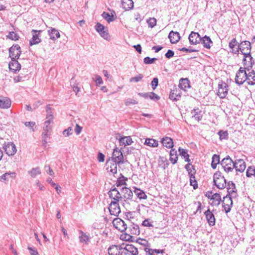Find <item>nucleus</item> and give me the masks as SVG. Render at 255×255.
Returning <instances> with one entry per match:
<instances>
[{"label":"nucleus","instance_id":"obj_1","mask_svg":"<svg viewBox=\"0 0 255 255\" xmlns=\"http://www.w3.org/2000/svg\"><path fill=\"white\" fill-rule=\"evenodd\" d=\"M46 112L47 116L46 118V121L44 122L43 130L44 132H43V134L44 136L48 135V132L49 130H51L52 125H53V117L51 111V108L50 107L47 106L46 108Z\"/></svg>","mask_w":255,"mask_h":255},{"label":"nucleus","instance_id":"obj_2","mask_svg":"<svg viewBox=\"0 0 255 255\" xmlns=\"http://www.w3.org/2000/svg\"><path fill=\"white\" fill-rule=\"evenodd\" d=\"M214 185L219 189H224L227 186L226 180L220 171H217L213 176Z\"/></svg>","mask_w":255,"mask_h":255},{"label":"nucleus","instance_id":"obj_3","mask_svg":"<svg viewBox=\"0 0 255 255\" xmlns=\"http://www.w3.org/2000/svg\"><path fill=\"white\" fill-rule=\"evenodd\" d=\"M221 164L224 169V171L229 173L232 172L234 169L235 161L230 157L227 156L221 161Z\"/></svg>","mask_w":255,"mask_h":255},{"label":"nucleus","instance_id":"obj_4","mask_svg":"<svg viewBox=\"0 0 255 255\" xmlns=\"http://www.w3.org/2000/svg\"><path fill=\"white\" fill-rule=\"evenodd\" d=\"M111 160L120 165L125 163L124 157L122 151L117 147L114 149Z\"/></svg>","mask_w":255,"mask_h":255},{"label":"nucleus","instance_id":"obj_5","mask_svg":"<svg viewBox=\"0 0 255 255\" xmlns=\"http://www.w3.org/2000/svg\"><path fill=\"white\" fill-rule=\"evenodd\" d=\"M247 74L245 68L241 67L236 73V83L239 85L243 84L245 81H247Z\"/></svg>","mask_w":255,"mask_h":255},{"label":"nucleus","instance_id":"obj_6","mask_svg":"<svg viewBox=\"0 0 255 255\" xmlns=\"http://www.w3.org/2000/svg\"><path fill=\"white\" fill-rule=\"evenodd\" d=\"M138 250L132 245H126L122 247L121 255H137Z\"/></svg>","mask_w":255,"mask_h":255},{"label":"nucleus","instance_id":"obj_7","mask_svg":"<svg viewBox=\"0 0 255 255\" xmlns=\"http://www.w3.org/2000/svg\"><path fill=\"white\" fill-rule=\"evenodd\" d=\"M96 31L99 33L101 37L107 40H110V36L109 34L108 28L105 27L103 25L98 22L95 26Z\"/></svg>","mask_w":255,"mask_h":255},{"label":"nucleus","instance_id":"obj_8","mask_svg":"<svg viewBox=\"0 0 255 255\" xmlns=\"http://www.w3.org/2000/svg\"><path fill=\"white\" fill-rule=\"evenodd\" d=\"M239 51L240 50L243 55L251 53V44L249 41H244L238 45Z\"/></svg>","mask_w":255,"mask_h":255},{"label":"nucleus","instance_id":"obj_9","mask_svg":"<svg viewBox=\"0 0 255 255\" xmlns=\"http://www.w3.org/2000/svg\"><path fill=\"white\" fill-rule=\"evenodd\" d=\"M119 202L111 201L110 204L109 210L111 215L118 216L121 213V209L119 204Z\"/></svg>","mask_w":255,"mask_h":255},{"label":"nucleus","instance_id":"obj_10","mask_svg":"<svg viewBox=\"0 0 255 255\" xmlns=\"http://www.w3.org/2000/svg\"><path fill=\"white\" fill-rule=\"evenodd\" d=\"M9 57L11 59H17L21 53L20 47L17 45H13L9 49Z\"/></svg>","mask_w":255,"mask_h":255},{"label":"nucleus","instance_id":"obj_11","mask_svg":"<svg viewBox=\"0 0 255 255\" xmlns=\"http://www.w3.org/2000/svg\"><path fill=\"white\" fill-rule=\"evenodd\" d=\"M113 226L121 232H124L128 229L127 225L121 219L117 218L113 221Z\"/></svg>","mask_w":255,"mask_h":255},{"label":"nucleus","instance_id":"obj_12","mask_svg":"<svg viewBox=\"0 0 255 255\" xmlns=\"http://www.w3.org/2000/svg\"><path fill=\"white\" fill-rule=\"evenodd\" d=\"M228 93V89L227 84L221 82L218 85V95L222 99L225 98Z\"/></svg>","mask_w":255,"mask_h":255},{"label":"nucleus","instance_id":"obj_13","mask_svg":"<svg viewBox=\"0 0 255 255\" xmlns=\"http://www.w3.org/2000/svg\"><path fill=\"white\" fill-rule=\"evenodd\" d=\"M246 163L242 159H238L235 160L234 169L237 173L238 172L242 173L246 168Z\"/></svg>","mask_w":255,"mask_h":255},{"label":"nucleus","instance_id":"obj_14","mask_svg":"<svg viewBox=\"0 0 255 255\" xmlns=\"http://www.w3.org/2000/svg\"><path fill=\"white\" fill-rule=\"evenodd\" d=\"M108 194L109 197L113 200V201L119 202L122 199L121 193L115 187L111 188Z\"/></svg>","mask_w":255,"mask_h":255},{"label":"nucleus","instance_id":"obj_15","mask_svg":"<svg viewBox=\"0 0 255 255\" xmlns=\"http://www.w3.org/2000/svg\"><path fill=\"white\" fill-rule=\"evenodd\" d=\"M188 38L191 44L196 45L200 43L202 37L198 33L192 31Z\"/></svg>","mask_w":255,"mask_h":255},{"label":"nucleus","instance_id":"obj_16","mask_svg":"<svg viewBox=\"0 0 255 255\" xmlns=\"http://www.w3.org/2000/svg\"><path fill=\"white\" fill-rule=\"evenodd\" d=\"M223 207L226 213H228L231 211L233 205V200L229 198V196H226L223 198L222 201Z\"/></svg>","mask_w":255,"mask_h":255},{"label":"nucleus","instance_id":"obj_17","mask_svg":"<svg viewBox=\"0 0 255 255\" xmlns=\"http://www.w3.org/2000/svg\"><path fill=\"white\" fill-rule=\"evenodd\" d=\"M117 165H118V163L109 160L106 163L107 171L112 174L116 173L117 172Z\"/></svg>","mask_w":255,"mask_h":255},{"label":"nucleus","instance_id":"obj_18","mask_svg":"<svg viewBox=\"0 0 255 255\" xmlns=\"http://www.w3.org/2000/svg\"><path fill=\"white\" fill-rule=\"evenodd\" d=\"M4 148L6 153L8 156L14 155L17 150L15 144L12 142H8L6 144Z\"/></svg>","mask_w":255,"mask_h":255},{"label":"nucleus","instance_id":"obj_19","mask_svg":"<svg viewBox=\"0 0 255 255\" xmlns=\"http://www.w3.org/2000/svg\"><path fill=\"white\" fill-rule=\"evenodd\" d=\"M79 240L80 243L88 245L90 241L91 238L89 234L84 233L82 230L79 231Z\"/></svg>","mask_w":255,"mask_h":255},{"label":"nucleus","instance_id":"obj_20","mask_svg":"<svg viewBox=\"0 0 255 255\" xmlns=\"http://www.w3.org/2000/svg\"><path fill=\"white\" fill-rule=\"evenodd\" d=\"M123 246H112L108 249L109 255H121L122 247Z\"/></svg>","mask_w":255,"mask_h":255},{"label":"nucleus","instance_id":"obj_21","mask_svg":"<svg viewBox=\"0 0 255 255\" xmlns=\"http://www.w3.org/2000/svg\"><path fill=\"white\" fill-rule=\"evenodd\" d=\"M206 220L210 226H213L215 224V218L214 215L209 209L205 212Z\"/></svg>","mask_w":255,"mask_h":255},{"label":"nucleus","instance_id":"obj_22","mask_svg":"<svg viewBox=\"0 0 255 255\" xmlns=\"http://www.w3.org/2000/svg\"><path fill=\"white\" fill-rule=\"evenodd\" d=\"M8 67L9 70L13 72L18 71L21 68L20 64L16 59H11Z\"/></svg>","mask_w":255,"mask_h":255},{"label":"nucleus","instance_id":"obj_23","mask_svg":"<svg viewBox=\"0 0 255 255\" xmlns=\"http://www.w3.org/2000/svg\"><path fill=\"white\" fill-rule=\"evenodd\" d=\"M15 173L14 172H6L0 176V181L1 182H6L9 179L15 178Z\"/></svg>","mask_w":255,"mask_h":255},{"label":"nucleus","instance_id":"obj_24","mask_svg":"<svg viewBox=\"0 0 255 255\" xmlns=\"http://www.w3.org/2000/svg\"><path fill=\"white\" fill-rule=\"evenodd\" d=\"M168 38L172 43H176L180 40V36L178 32L171 31L168 35Z\"/></svg>","mask_w":255,"mask_h":255},{"label":"nucleus","instance_id":"obj_25","mask_svg":"<svg viewBox=\"0 0 255 255\" xmlns=\"http://www.w3.org/2000/svg\"><path fill=\"white\" fill-rule=\"evenodd\" d=\"M11 104V101L9 99L0 97V108L7 109L10 107Z\"/></svg>","mask_w":255,"mask_h":255},{"label":"nucleus","instance_id":"obj_26","mask_svg":"<svg viewBox=\"0 0 255 255\" xmlns=\"http://www.w3.org/2000/svg\"><path fill=\"white\" fill-rule=\"evenodd\" d=\"M138 95L145 98H149L154 101H157L160 99V97L154 92L139 93Z\"/></svg>","mask_w":255,"mask_h":255},{"label":"nucleus","instance_id":"obj_27","mask_svg":"<svg viewBox=\"0 0 255 255\" xmlns=\"http://www.w3.org/2000/svg\"><path fill=\"white\" fill-rule=\"evenodd\" d=\"M122 192L123 193L122 198L123 197L127 199H131L133 194L130 189L126 187H123L122 188Z\"/></svg>","mask_w":255,"mask_h":255},{"label":"nucleus","instance_id":"obj_28","mask_svg":"<svg viewBox=\"0 0 255 255\" xmlns=\"http://www.w3.org/2000/svg\"><path fill=\"white\" fill-rule=\"evenodd\" d=\"M128 232L132 235H138L140 233L138 226L133 223H131L129 226Z\"/></svg>","mask_w":255,"mask_h":255},{"label":"nucleus","instance_id":"obj_29","mask_svg":"<svg viewBox=\"0 0 255 255\" xmlns=\"http://www.w3.org/2000/svg\"><path fill=\"white\" fill-rule=\"evenodd\" d=\"M200 43L203 45L205 48L210 49L213 42L209 36L205 35L202 37Z\"/></svg>","mask_w":255,"mask_h":255},{"label":"nucleus","instance_id":"obj_30","mask_svg":"<svg viewBox=\"0 0 255 255\" xmlns=\"http://www.w3.org/2000/svg\"><path fill=\"white\" fill-rule=\"evenodd\" d=\"M32 32L35 33L33 34L32 39L30 41V45L38 44L40 42V39L39 38L38 35L41 31L32 30Z\"/></svg>","mask_w":255,"mask_h":255},{"label":"nucleus","instance_id":"obj_31","mask_svg":"<svg viewBox=\"0 0 255 255\" xmlns=\"http://www.w3.org/2000/svg\"><path fill=\"white\" fill-rule=\"evenodd\" d=\"M238 42L236 38H233L229 44V47L232 49V52L235 54L239 53Z\"/></svg>","mask_w":255,"mask_h":255},{"label":"nucleus","instance_id":"obj_32","mask_svg":"<svg viewBox=\"0 0 255 255\" xmlns=\"http://www.w3.org/2000/svg\"><path fill=\"white\" fill-rule=\"evenodd\" d=\"M48 31L50 36V38L52 40H56L60 36L59 32L55 28H51Z\"/></svg>","mask_w":255,"mask_h":255},{"label":"nucleus","instance_id":"obj_33","mask_svg":"<svg viewBox=\"0 0 255 255\" xmlns=\"http://www.w3.org/2000/svg\"><path fill=\"white\" fill-rule=\"evenodd\" d=\"M244 58L243 59V62L245 65L248 67H252L254 64V60L252 57L251 53L247 55H244Z\"/></svg>","mask_w":255,"mask_h":255},{"label":"nucleus","instance_id":"obj_34","mask_svg":"<svg viewBox=\"0 0 255 255\" xmlns=\"http://www.w3.org/2000/svg\"><path fill=\"white\" fill-rule=\"evenodd\" d=\"M120 143L121 145H129L131 144L133 142V141L130 136H124L121 137L119 139Z\"/></svg>","mask_w":255,"mask_h":255},{"label":"nucleus","instance_id":"obj_35","mask_svg":"<svg viewBox=\"0 0 255 255\" xmlns=\"http://www.w3.org/2000/svg\"><path fill=\"white\" fill-rule=\"evenodd\" d=\"M192 117L197 121H200L202 118V111L199 108L194 109L191 112Z\"/></svg>","mask_w":255,"mask_h":255},{"label":"nucleus","instance_id":"obj_36","mask_svg":"<svg viewBox=\"0 0 255 255\" xmlns=\"http://www.w3.org/2000/svg\"><path fill=\"white\" fill-rule=\"evenodd\" d=\"M162 144L167 148H172L173 146V142L172 139L169 137H165L161 140Z\"/></svg>","mask_w":255,"mask_h":255},{"label":"nucleus","instance_id":"obj_37","mask_svg":"<svg viewBox=\"0 0 255 255\" xmlns=\"http://www.w3.org/2000/svg\"><path fill=\"white\" fill-rule=\"evenodd\" d=\"M122 7L126 10L132 8L133 6L132 0H123L122 1Z\"/></svg>","mask_w":255,"mask_h":255},{"label":"nucleus","instance_id":"obj_38","mask_svg":"<svg viewBox=\"0 0 255 255\" xmlns=\"http://www.w3.org/2000/svg\"><path fill=\"white\" fill-rule=\"evenodd\" d=\"M247 83L251 85H255V72L254 71H252L247 74Z\"/></svg>","mask_w":255,"mask_h":255},{"label":"nucleus","instance_id":"obj_39","mask_svg":"<svg viewBox=\"0 0 255 255\" xmlns=\"http://www.w3.org/2000/svg\"><path fill=\"white\" fill-rule=\"evenodd\" d=\"M28 174L31 177L35 178L41 174V170L39 167L32 168L30 170L28 171Z\"/></svg>","mask_w":255,"mask_h":255},{"label":"nucleus","instance_id":"obj_40","mask_svg":"<svg viewBox=\"0 0 255 255\" xmlns=\"http://www.w3.org/2000/svg\"><path fill=\"white\" fill-rule=\"evenodd\" d=\"M179 87L184 91H186L190 87L189 81L187 79H181L179 81Z\"/></svg>","mask_w":255,"mask_h":255},{"label":"nucleus","instance_id":"obj_41","mask_svg":"<svg viewBox=\"0 0 255 255\" xmlns=\"http://www.w3.org/2000/svg\"><path fill=\"white\" fill-rule=\"evenodd\" d=\"M211 199L213 200L212 204L215 206H218L222 201L221 197L218 193L214 194Z\"/></svg>","mask_w":255,"mask_h":255},{"label":"nucleus","instance_id":"obj_42","mask_svg":"<svg viewBox=\"0 0 255 255\" xmlns=\"http://www.w3.org/2000/svg\"><path fill=\"white\" fill-rule=\"evenodd\" d=\"M144 144L152 147H156L158 146V141L152 138H146Z\"/></svg>","mask_w":255,"mask_h":255},{"label":"nucleus","instance_id":"obj_43","mask_svg":"<svg viewBox=\"0 0 255 255\" xmlns=\"http://www.w3.org/2000/svg\"><path fill=\"white\" fill-rule=\"evenodd\" d=\"M177 151L174 149H171L170 152V160L173 164L177 162Z\"/></svg>","mask_w":255,"mask_h":255},{"label":"nucleus","instance_id":"obj_44","mask_svg":"<svg viewBox=\"0 0 255 255\" xmlns=\"http://www.w3.org/2000/svg\"><path fill=\"white\" fill-rule=\"evenodd\" d=\"M181 97V95L177 90L171 91L169 94V98L172 101L179 100Z\"/></svg>","mask_w":255,"mask_h":255},{"label":"nucleus","instance_id":"obj_45","mask_svg":"<svg viewBox=\"0 0 255 255\" xmlns=\"http://www.w3.org/2000/svg\"><path fill=\"white\" fill-rule=\"evenodd\" d=\"M220 162V157L217 154H214L212 157V161L211 166L213 169H215L217 165Z\"/></svg>","mask_w":255,"mask_h":255},{"label":"nucleus","instance_id":"obj_46","mask_svg":"<svg viewBox=\"0 0 255 255\" xmlns=\"http://www.w3.org/2000/svg\"><path fill=\"white\" fill-rule=\"evenodd\" d=\"M134 192L137 197L140 199H146L147 198L146 195L142 190L139 189H136Z\"/></svg>","mask_w":255,"mask_h":255},{"label":"nucleus","instance_id":"obj_47","mask_svg":"<svg viewBox=\"0 0 255 255\" xmlns=\"http://www.w3.org/2000/svg\"><path fill=\"white\" fill-rule=\"evenodd\" d=\"M180 155L183 157L185 159V161L189 162L190 161L189 158V155L186 150L181 148L180 147L178 149Z\"/></svg>","mask_w":255,"mask_h":255},{"label":"nucleus","instance_id":"obj_48","mask_svg":"<svg viewBox=\"0 0 255 255\" xmlns=\"http://www.w3.org/2000/svg\"><path fill=\"white\" fill-rule=\"evenodd\" d=\"M185 169L188 171L189 176L195 175L196 173V170L193 165L191 164L188 163L185 165Z\"/></svg>","mask_w":255,"mask_h":255},{"label":"nucleus","instance_id":"obj_49","mask_svg":"<svg viewBox=\"0 0 255 255\" xmlns=\"http://www.w3.org/2000/svg\"><path fill=\"white\" fill-rule=\"evenodd\" d=\"M227 189L228 191V194L236 191L235 184L232 181H229L227 184Z\"/></svg>","mask_w":255,"mask_h":255},{"label":"nucleus","instance_id":"obj_50","mask_svg":"<svg viewBox=\"0 0 255 255\" xmlns=\"http://www.w3.org/2000/svg\"><path fill=\"white\" fill-rule=\"evenodd\" d=\"M246 175L248 177L255 175V167L253 166H249L247 169Z\"/></svg>","mask_w":255,"mask_h":255},{"label":"nucleus","instance_id":"obj_51","mask_svg":"<svg viewBox=\"0 0 255 255\" xmlns=\"http://www.w3.org/2000/svg\"><path fill=\"white\" fill-rule=\"evenodd\" d=\"M102 17L106 19L108 22L110 23L114 20L113 15H111L109 13L104 12L102 14Z\"/></svg>","mask_w":255,"mask_h":255},{"label":"nucleus","instance_id":"obj_52","mask_svg":"<svg viewBox=\"0 0 255 255\" xmlns=\"http://www.w3.org/2000/svg\"><path fill=\"white\" fill-rule=\"evenodd\" d=\"M190 185L192 186L194 189H196L198 187L197 182L196 180L195 175L189 176Z\"/></svg>","mask_w":255,"mask_h":255},{"label":"nucleus","instance_id":"obj_53","mask_svg":"<svg viewBox=\"0 0 255 255\" xmlns=\"http://www.w3.org/2000/svg\"><path fill=\"white\" fill-rule=\"evenodd\" d=\"M8 38L12 40H17L19 38L18 35L14 32H10L8 35L6 36Z\"/></svg>","mask_w":255,"mask_h":255},{"label":"nucleus","instance_id":"obj_54","mask_svg":"<svg viewBox=\"0 0 255 255\" xmlns=\"http://www.w3.org/2000/svg\"><path fill=\"white\" fill-rule=\"evenodd\" d=\"M147 22L149 27L153 28L154 26L156 25V19L154 17L149 18L147 20Z\"/></svg>","mask_w":255,"mask_h":255},{"label":"nucleus","instance_id":"obj_55","mask_svg":"<svg viewBox=\"0 0 255 255\" xmlns=\"http://www.w3.org/2000/svg\"><path fill=\"white\" fill-rule=\"evenodd\" d=\"M143 76L142 74H139L135 77L131 78L129 80V81L130 82H138L140 81L143 78Z\"/></svg>","mask_w":255,"mask_h":255},{"label":"nucleus","instance_id":"obj_56","mask_svg":"<svg viewBox=\"0 0 255 255\" xmlns=\"http://www.w3.org/2000/svg\"><path fill=\"white\" fill-rule=\"evenodd\" d=\"M156 60V58H151L149 57H146L144 58L143 62L146 64H150L154 63Z\"/></svg>","mask_w":255,"mask_h":255},{"label":"nucleus","instance_id":"obj_57","mask_svg":"<svg viewBox=\"0 0 255 255\" xmlns=\"http://www.w3.org/2000/svg\"><path fill=\"white\" fill-rule=\"evenodd\" d=\"M73 129L71 127H69L63 131V134L64 136L67 137L72 134Z\"/></svg>","mask_w":255,"mask_h":255},{"label":"nucleus","instance_id":"obj_58","mask_svg":"<svg viewBox=\"0 0 255 255\" xmlns=\"http://www.w3.org/2000/svg\"><path fill=\"white\" fill-rule=\"evenodd\" d=\"M220 139H224L228 138V132L227 131H220L218 132Z\"/></svg>","mask_w":255,"mask_h":255},{"label":"nucleus","instance_id":"obj_59","mask_svg":"<svg viewBox=\"0 0 255 255\" xmlns=\"http://www.w3.org/2000/svg\"><path fill=\"white\" fill-rule=\"evenodd\" d=\"M137 104V102L133 99H130V98L127 99L125 101V105L126 106H129L131 104L135 105V104Z\"/></svg>","mask_w":255,"mask_h":255},{"label":"nucleus","instance_id":"obj_60","mask_svg":"<svg viewBox=\"0 0 255 255\" xmlns=\"http://www.w3.org/2000/svg\"><path fill=\"white\" fill-rule=\"evenodd\" d=\"M158 79L157 78H154L151 82V85L153 90H155L158 85Z\"/></svg>","mask_w":255,"mask_h":255},{"label":"nucleus","instance_id":"obj_61","mask_svg":"<svg viewBox=\"0 0 255 255\" xmlns=\"http://www.w3.org/2000/svg\"><path fill=\"white\" fill-rule=\"evenodd\" d=\"M95 82H96V85L99 86L103 83V81L102 77L99 75H96L95 76Z\"/></svg>","mask_w":255,"mask_h":255},{"label":"nucleus","instance_id":"obj_62","mask_svg":"<svg viewBox=\"0 0 255 255\" xmlns=\"http://www.w3.org/2000/svg\"><path fill=\"white\" fill-rule=\"evenodd\" d=\"M127 184H126V180L125 179V178L123 177V179H119V180H118L117 183H116V185L117 187H121L123 185H126Z\"/></svg>","mask_w":255,"mask_h":255},{"label":"nucleus","instance_id":"obj_63","mask_svg":"<svg viewBox=\"0 0 255 255\" xmlns=\"http://www.w3.org/2000/svg\"><path fill=\"white\" fill-rule=\"evenodd\" d=\"M28 249L30 255H39L36 248L28 247Z\"/></svg>","mask_w":255,"mask_h":255},{"label":"nucleus","instance_id":"obj_64","mask_svg":"<svg viewBox=\"0 0 255 255\" xmlns=\"http://www.w3.org/2000/svg\"><path fill=\"white\" fill-rule=\"evenodd\" d=\"M142 226H145V227H153L152 222H150L149 221V220H148V219H146V220H144L142 222Z\"/></svg>","mask_w":255,"mask_h":255}]
</instances>
